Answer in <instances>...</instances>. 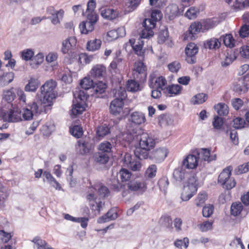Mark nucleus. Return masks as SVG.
Returning <instances> with one entry per match:
<instances>
[{
  "instance_id": "6",
  "label": "nucleus",
  "mask_w": 249,
  "mask_h": 249,
  "mask_svg": "<svg viewBox=\"0 0 249 249\" xmlns=\"http://www.w3.org/2000/svg\"><path fill=\"white\" fill-rule=\"evenodd\" d=\"M126 185L129 190L138 192L141 194L144 193L147 189V186L145 182L138 178L129 181Z\"/></svg>"
},
{
  "instance_id": "62",
  "label": "nucleus",
  "mask_w": 249,
  "mask_h": 249,
  "mask_svg": "<svg viewBox=\"0 0 249 249\" xmlns=\"http://www.w3.org/2000/svg\"><path fill=\"white\" fill-rule=\"evenodd\" d=\"M202 32H205L214 27L213 23L211 19H207L201 22Z\"/></svg>"
},
{
  "instance_id": "56",
  "label": "nucleus",
  "mask_w": 249,
  "mask_h": 249,
  "mask_svg": "<svg viewBox=\"0 0 249 249\" xmlns=\"http://www.w3.org/2000/svg\"><path fill=\"white\" fill-rule=\"evenodd\" d=\"M71 134L77 138H80L83 135V129L79 125H74L70 130Z\"/></svg>"
},
{
  "instance_id": "27",
  "label": "nucleus",
  "mask_w": 249,
  "mask_h": 249,
  "mask_svg": "<svg viewBox=\"0 0 249 249\" xmlns=\"http://www.w3.org/2000/svg\"><path fill=\"white\" fill-rule=\"evenodd\" d=\"M107 85L102 81L95 82L93 86L92 90L98 97H102L101 95L105 93L107 89Z\"/></svg>"
},
{
  "instance_id": "31",
  "label": "nucleus",
  "mask_w": 249,
  "mask_h": 249,
  "mask_svg": "<svg viewBox=\"0 0 249 249\" xmlns=\"http://www.w3.org/2000/svg\"><path fill=\"white\" fill-rule=\"evenodd\" d=\"M39 85V82L37 79L31 78L28 83L25 86L24 90L26 91L34 92L38 88Z\"/></svg>"
},
{
  "instance_id": "28",
  "label": "nucleus",
  "mask_w": 249,
  "mask_h": 249,
  "mask_svg": "<svg viewBox=\"0 0 249 249\" xmlns=\"http://www.w3.org/2000/svg\"><path fill=\"white\" fill-rule=\"evenodd\" d=\"M43 177H45L49 184L55 189L60 190L62 189L60 184L54 178L50 172L45 171L43 172Z\"/></svg>"
},
{
  "instance_id": "43",
  "label": "nucleus",
  "mask_w": 249,
  "mask_h": 249,
  "mask_svg": "<svg viewBox=\"0 0 249 249\" xmlns=\"http://www.w3.org/2000/svg\"><path fill=\"white\" fill-rule=\"evenodd\" d=\"M93 79L90 77H85L80 82L81 88L85 90H88L93 88L94 84Z\"/></svg>"
},
{
  "instance_id": "49",
  "label": "nucleus",
  "mask_w": 249,
  "mask_h": 249,
  "mask_svg": "<svg viewBox=\"0 0 249 249\" xmlns=\"http://www.w3.org/2000/svg\"><path fill=\"white\" fill-rule=\"evenodd\" d=\"M64 11L60 10L57 12V14L55 16L48 17V19L51 20L52 23L54 25H56L60 22V20L62 19L63 17Z\"/></svg>"
},
{
  "instance_id": "34",
  "label": "nucleus",
  "mask_w": 249,
  "mask_h": 249,
  "mask_svg": "<svg viewBox=\"0 0 249 249\" xmlns=\"http://www.w3.org/2000/svg\"><path fill=\"white\" fill-rule=\"evenodd\" d=\"M131 43L135 53L139 56H142L144 53V50L143 49V41L139 39L136 44L134 45V42H132V40H129Z\"/></svg>"
},
{
  "instance_id": "2",
  "label": "nucleus",
  "mask_w": 249,
  "mask_h": 249,
  "mask_svg": "<svg viewBox=\"0 0 249 249\" xmlns=\"http://www.w3.org/2000/svg\"><path fill=\"white\" fill-rule=\"evenodd\" d=\"M185 168L181 165L180 166L174 170L173 177L174 180L177 182H182L184 187H188L196 191V183L197 179L196 175L194 173H188Z\"/></svg>"
},
{
  "instance_id": "60",
  "label": "nucleus",
  "mask_w": 249,
  "mask_h": 249,
  "mask_svg": "<svg viewBox=\"0 0 249 249\" xmlns=\"http://www.w3.org/2000/svg\"><path fill=\"white\" fill-rule=\"evenodd\" d=\"M169 70L172 72L177 73L181 68L180 63L177 61H175L168 65Z\"/></svg>"
},
{
  "instance_id": "26",
  "label": "nucleus",
  "mask_w": 249,
  "mask_h": 249,
  "mask_svg": "<svg viewBox=\"0 0 249 249\" xmlns=\"http://www.w3.org/2000/svg\"><path fill=\"white\" fill-rule=\"evenodd\" d=\"M94 161L100 165H104L108 162L109 159V155L108 154L98 151L93 155Z\"/></svg>"
},
{
  "instance_id": "46",
  "label": "nucleus",
  "mask_w": 249,
  "mask_h": 249,
  "mask_svg": "<svg viewBox=\"0 0 249 249\" xmlns=\"http://www.w3.org/2000/svg\"><path fill=\"white\" fill-rule=\"evenodd\" d=\"M99 151L103 152V153L108 154V155H110V153L111 152L112 145L111 144L107 141L101 142L99 145Z\"/></svg>"
},
{
  "instance_id": "4",
  "label": "nucleus",
  "mask_w": 249,
  "mask_h": 249,
  "mask_svg": "<svg viewBox=\"0 0 249 249\" xmlns=\"http://www.w3.org/2000/svg\"><path fill=\"white\" fill-rule=\"evenodd\" d=\"M22 117L25 120H30L33 118V115H37L43 112L46 113L47 108L40 102L33 101L29 103L26 108H23Z\"/></svg>"
},
{
  "instance_id": "58",
  "label": "nucleus",
  "mask_w": 249,
  "mask_h": 249,
  "mask_svg": "<svg viewBox=\"0 0 249 249\" xmlns=\"http://www.w3.org/2000/svg\"><path fill=\"white\" fill-rule=\"evenodd\" d=\"M34 55V53L32 49H28L21 52V56L22 59L28 61L31 59Z\"/></svg>"
},
{
  "instance_id": "39",
  "label": "nucleus",
  "mask_w": 249,
  "mask_h": 249,
  "mask_svg": "<svg viewBox=\"0 0 249 249\" xmlns=\"http://www.w3.org/2000/svg\"><path fill=\"white\" fill-rule=\"evenodd\" d=\"M214 108L220 116H225L229 113L228 107L225 103H218L214 106Z\"/></svg>"
},
{
  "instance_id": "1",
  "label": "nucleus",
  "mask_w": 249,
  "mask_h": 249,
  "mask_svg": "<svg viewBox=\"0 0 249 249\" xmlns=\"http://www.w3.org/2000/svg\"><path fill=\"white\" fill-rule=\"evenodd\" d=\"M56 82L53 80L48 81L40 88V103L45 107L47 110H50L53 101L56 98L55 88Z\"/></svg>"
},
{
  "instance_id": "63",
  "label": "nucleus",
  "mask_w": 249,
  "mask_h": 249,
  "mask_svg": "<svg viewBox=\"0 0 249 249\" xmlns=\"http://www.w3.org/2000/svg\"><path fill=\"white\" fill-rule=\"evenodd\" d=\"M239 34L242 38H245L249 35V25L245 23L243 25L239 30Z\"/></svg>"
},
{
  "instance_id": "29",
  "label": "nucleus",
  "mask_w": 249,
  "mask_h": 249,
  "mask_svg": "<svg viewBox=\"0 0 249 249\" xmlns=\"http://www.w3.org/2000/svg\"><path fill=\"white\" fill-rule=\"evenodd\" d=\"M130 120L135 124H141L144 123L146 119L144 114L142 112L135 111L130 115Z\"/></svg>"
},
{
  "instance_id": "32",
  "label": "nucleus",
  "mask_w": 249,
  "mask_h": 249,
  "mask_svg": "<svg viewBox=\"0 0 249 249\" xmlns=\"http://www.w3.org/2000/svg\"><path fill=\"white\" fill-rule=\"evenodd\" d=\"M14 73L13 72L4 73L0 75V83L1 85L4 86L10 83L14 79Z\"/></svg>"
},
{
  "instance_id": "35",
  "label": "nucleus",
  "mask_w": 249,
  "mask_h": 249,
  "mask_svg": "<svg viewBox=\"0 0 249 249\" xmlns=\"http://www.w3.org/2000/svg\"><path fill=\"white\" fill-rule=\"evenodd\" d=\"M159 124L162 125H171L173 124L174 120L171 115L169 114H161L158 117Z\"/></svg>"
},
{
  "instance_id": "22",
  "label": "nucleus",
  "mask_w": 249,
  "mask_h": 249,
  "mask_svg": "<svg viewBox=\"0 0 249 249\" xmlns=\"http://www.w3.org/2000/svg\"><path fill=\"white\" fill-rule=\"evenodd\" d=\"M100 10L102 17L107 20H113L118 16V12L113 9L105 7L101 8Z\"/></svg>"
},
{
  "instance_id": "36",
  "label": "nucleus",
  "mask_w": 249,
  "mask_h": 249,
  "mask_svg": "<svg viewBox=\"0 0 249 249\" xmlns=\"http://www.w3.org/2000/svg\"><path fill=\"white\" fill-rule=\"evenodd\" d=\"M85 110V103L78 102L72 106V114L74 116L81 114Z\"/></svg>"
},
{
  "instance_id": "18",
  "label": "nucleus",
  "mask_w": 249,
  "mask_h": 249,
  "mask_svg": "<svg viewBox=\"0 0 249 249\" xmlns=\"http://www.w3.org/2000/svg\"><path fill=\"white\" fill-rule=\"evenodd\" d=\"M124 101L118 99H114L110 105V112L114 116L119 115L123 110Z\"/></svg>"
},
{
  "instance_id": "23",
  "label": "nucleus",
  "mask_w": 249,
  "mask_h": 249,
  "mask_svg": "<svg viewBox=\"0 0 249 249\" xmlns=\"http://www.w3.org/2000/svg\"><path fill=\"white\" fill-rule=\"evenodd\" d=\"M118 217L117 213L114 209H110L106 214L100 217L98 220V223H104L115 220Z\"/></svg>"
},
{
  "instance_id": "9",
  "label": "nucleus",
  "mask_w": 249,
  "mask_h": 249,
  "mask_svg": "<svg viewBox=\"0 0 249 249\" xmlns=\"http://www.w3.org/2000/svg\"><path fill=\"white\" fill-rule=\"evenodd\" d=\"M155 140L151 135L147 133H142L140 136L139 145L151 150L155 145Z\"/></svg>"
},
{
  "instance_id": "51",
  "label": "nucleus",
  "mask_w": 249,
  "mask_h": 249,
  "mask_svg": "<svg viewBox=\"0 0 249 249\" xmlns=\"http://www.w3.org/2000/svg\"><path fill=\"white\" fill-rule=\"evenodd\" d=\"M182 87L179 85H172L169 86L167 88V90L169 93L171 94L178 95L179 94L181 90Z\"/></svg>"
},
{
  "instance_id": "54",
  "label": "nucleus",
  "mask_w": 249,
  "mask_h": 249,
  "mask_svg": "<svg viewBox=\"0 0 249 249\" xmlns=\"http://www.w3.org/2000/svg\"><path fill=\"white\" fill-rule=\"evenodd\" d=\"M157 166L155 164L151 165L145 171V176L146 178H153L156 176L157 173Z\"/></svg>"
},
{
  "instance_id": "14",
  "label": "nucleus",
  "mask_w": 249,
  "mask_h": 249,
  "mask_svg": "<svg viewBox=\"0 0 249 249\" xmlns=\"http://www.w3.org/2000/svg\"><path fill=\"white\" fill-rule=\"evenodd\" d=\"M199 157L194 155H189L182 161L181 165L185 169H195L198 165Z\"/></svg>"
},
{
  "instance_id": "7",
  "label": "nucleus",
  "mask_w": 249,
  "mask_h": 249,
  "mask_svg": "<svg viewBox=\"0 0 249 249\" xmlns=\"http://www.w3.org/2000/svg\"><path fill=\"white\" fill-rule=\"evenodd\" d=\"M167 154L168 150L166 147H159L150 151L149 159L155 162L160 163L164 160Z\"/></svg>"
},
{
  "instance_id": "61",
  "label": "nucleus",
  "mask_w": 249,
  "mask_h": 249,
  "mask_svg": "<svg viewBox=\"0 0 249 249\" xmlns=\"http://www.w3.org/2000/svg\"><path fill=\"white\" fill-rule=\"evenodd\" d=\"M223 60L221 61V65L223 67H226L231 64L233 61L232 57L231 54L229 53H224L223 54Z\"/></svg>"
},
{
  "instance_id": "41",
  "label": "nucleus",
  "mask_w": 249,
  "mask_h": 249,
  "mask_svg": "<svg viewBox=\"0 0 249 249\" xmlns=\"http://www.w3.org/2000/svg\"><path fill=\"white\" fill-rule=\"evenodd\" d=\"M220 42L222 41L224 45L230 48L233 47L234 40L231 34H227L225 36H221L220 38Z\"/></svg>"
},
{
  "instance_id": "52",
  "label": "nucleus",
  "mask_w": 249,
  "mask_h": 249,
  "mask_svg": "<svg viewBox=\"0 0 249 249\" xmlns=\"http://www.w3.org/2000/svg\"><path fill=\"white\" fill-rule=\"evenodd\" d=\"M32 242L36 245L38 249H50V248L48 247L47 243L45 242V241L42 240L38 237L34 238L32 240Z\"/></svg>"
},
{
  "instance_id": "3",
  "label": "nucleus",
  "mask_w": 249,
  "mask_h": 249,
  "mask_svg": "<svg viewBox=\"0 0 249 249\" xmlns=\"http://www.w3.org/2000/svg\"><path fill=\"white\" fill-rule=\"evenodd\" d=\"M151 17L155 21L150 18H145L142 23L143 29L140 33L141 38H149L153 36L154 32L152 29L155 27L156 21L159 20L161 18L162 13L159 10H155L152 12Z\"/></svg>"
},
{
  "instance_id": "8",
  "label": "nucleus",
  "mask_w": 249,
  "mask_h": 249,
  "mask_svg": "<svg viewBox=\"0 0 249 249\" xmlns=\"http://www.w3.org/2000/svg\"><path fill=\"white\" fill-rule=\"evenodd\" d=\"M198 48L194 43H189L185 48V53L187 56V61L190 64L196 62L195 55L198 53Z\"/></svg>"
},
{
  "instance_id": "37",
  "label": "nucleus",
  "mask_w": 249,
  "mask_h": 249,
  "mask_svg": "<svg viewBox=\"0 0 249 249\" xmlns=\"http://www.w3.org/2000/svg\"><path fill=\"white\" fill-rule=\"evenodd\" d=\"M110 133V127L106 124L97 127L96 133L99 138H103Z\"/></svg>"
},
{
  "instance_id": "42",
  "label": "nucleus",
  "mask_w": 249,
  "mask_h": 249,
  "mask_svg": "<svg viewBox=\"0 0 249 249\" xmlns=\"http://www.w3.org/2000/svg\"><path fill=\"white\" fill-rule=\"evenodd\" d=\"M220 46V42L218 39L215 38H212L204 43V46L206 48L209 49H213L218 48Z\"/></svg>"
},
{
  "instance_id": "48",
  "label": "nucleus",
  "mask_w": 249,
  "mask_h": 249,
  "mask_svg": "<svg viewBox=\"0 0 249 249\" xmlns=\"http://www.w3.org/2000/svg\"><path fill=\"white\" fill-rule=\"evenodd\" d=\"M126 87L127 90L129 91L136 92L140 90V85L135 80H128Z\"/></svg>"
},
{
  "instance_id": "53",
  "label": "nucleus",
  "mask_w": 249,
  "mask_h": 249,
  "mask_svg": "<svg viewBox=\"0 0 249 249\" xmlns=\"http://www.w3.org/2000/svg\"><path fill=\"white\" fill-rule=\"evenodd\" d=\"M169 37V33L167 29L161 30L159 34L158 42L160 44H162L165 42Z\"/></svg>"
},
{
  "instance_id": "44",
  "label": "nucleus",
  "mask_w": 249,
  "mask_h": 249,
  "mask_svg": "<svg viewBox=\"0 0 249 249\" xmlns=\"http://www.w3.org/2000/svg\"><path fill=\"white\" fill-rule=\"evenodd\" d=\"M232 122V126L236 129H241L248 125L244 119L239 117L233 119Z\"/></svg>"
},
{
  "instance_id": "40",
  "label": "nucleus",
  "mask_w": 249,
  "mask_h": 249,
  "mask_svg": "<svg viewBox=\"0 0 249 249\" xmlns=\"http://www.w3.org/2000/svg\"><path fill=\"white\" fill-rule=\"evenodd\" d=\"M208 98V95L203 93H198L194 96L192 99L191 102L194 105L201 104L205 102Z\"/></svg>"
},
{
  "instance_id": "11",
  "label": "nucleus",
  "mask_w": 249,
  "mask_h": 249,
  "mask_svg": "<svg viewBox=\"0 0 249 249\" xmlns=\"http://www.w3.org/2000/svg\"><path fill=\"white\" fill-rule=\"evenodd\" d=\"M134 74L136 75L137 78L141 81H144L146 78V67L142 61L135 62L134 65Z\"/></svg>"
},
{
  "instance_id": "24",
  "label": "nucleus",
  "mask_w": 249,
  "mask_h": 249,
  "mask_svg": "<svg viewBox=\"0 0 249 249\" xmlns=\"http://www.w3.org/2000/svg\"><path fill=\"white\" fill-rule=\"evenodd\" d=\"M77 146L80 149V153L82 155L89 153L92 147V144L89 142L83 140L78 141Z\"/></svg>"
},
{
  "instance_id": "47",
  "label": "nucleus",
  "mask_w": 249,
  "mask_h": 249,
  "mask_svg": "<svg viewBox=\"0 0 249 249\" xmlns=\"http://www.w3.org/2000/svg\"><path fill=\"white\" fill-rule=\"evenodd\" d=\"M160 224L163 228L170 229L172 228V220L169 216H162L159 220Z\"/></svg>"
},
{
  "instance_id": "57",
  "label": "nucleus",
  "mask_w": 249,
  "mask_h": 249,
  "mask_svg": "<svg viewBox=\"0 0 249 249\" xmlns=\"http://www.w3.org/2000/svg\"><path fill=\"white\" fill-rule=\"evenodd\" d=\"M207 194L205 192L200 193L196 199V204L197 206H202L207 199Z\"/></svg>"
},
{
  "instance_id": "55",
  "label": "nucleus",
  "mask_w": 249,
  "mask_h": 249,
  "mask_svg": "<svg viewBox=\"0 0 249 249\" xmlns=\"http://www.w3.org/2000/svg\"><path fill=\"white\" fill-rule=\"evenodd\" d=\"M199 10L195 7H190L186 12L185 16L189 19H193L196 17L197 15L199 14Z\"/></svg>"
},
{
  "instance_id": "12",
  "label": "nucleus",
  "mask_w": 249,
  "mask_h": 249,
  "mask_svg": "<svg viewBox=\"0 0 249 249\" xmlns=\"http://www.w3.org/2000/svg\"><path fill=\"white\" fill-rule=\"evenodd\" d=\"M90 74L95 79H104L106 74V68L103 65H96L92 68Z\"/></svg>"
},
{
  "instance_id": "5",
  "label": "nucleus",
  "mask_w": 249,
  "mask_h": 249,
  "mask_svg": "<svg viewBox=\"0 0 249 249\" xmlns=\"http://www.w3.org/2000/svg\"><path fill=\"white\" fill-rule=\"evenodd\" d=\"M231 168L229 166L223 170L218 178V183L224 189L230 190L236 185L234 178L231 177Z\"/></svg>"
},
{
  "instance_id": "33",
  "label": "nucleus",
  "mask_w": 249,
  "mask_h": 249,
  "mask_svg": "<svg viewBox=\"0 0 249 249\" xmlns=\"http://www.w3.org/2000/svg\"><path fill=\"white\" fill-rule=\"evenodd\" d=\"M101 44L102 41L100 39H95L89 40L87 43V49L89 51H95L100 48Z\"/></svg>"
},
{
  "instance_id": "21",
  "label": "nucleus",
  "mask_w": 249,
  "mask_h": 249,
  "mask_svg": "<svg viewBox=\"0 0 249 249\" xmlns=\"http://www.w3.org/2000/svg\"><path fill=\"white\" fill-rule=\"evenodd\" d=\"M165 16L170 20L174 19L179 14V9L178 5L175 4H172L168 5L165 10Z\"/></svg>"
},
{
  "instance_id": "25",
  "label": "nucleus",
  "mask_w": 249,
  "mask_h": 249,
  "mask_svg": "<svg viewBox=\"0 0 249 249\" xmlns=\"http://www.w3.org/2000/svg\"><path fill=\"white\" fill-rule=\"evenodd\" d=\"M150 150L139 145L136 147L134 150V153L136 158L139 160L149 159Z\"/></svg>"
},
{
  "instance_id": "15",
  "label": "nucleus",
  "mask_w": 249,
  "mask_h": 249,
  "mask_svg": "<svg viewBox=\"0 0 249 249\" xmlns=\"http://www.w3.org/2000/svg\"><path fill=\"white\" fill-rule=\"evenodd\" d=\"M124 162L127 164V167L132 171H139L142 164L139 160L132 159L129 154H126L124 158Z\"/></svg>"
},
{
  "instance_id": "64",
  "label": "nucleus",
  "mask_w": 249,
  "mask_h": 249,
  "mask_svg": "<svg viewBox=\"0 0 249 249\" xmlns=\"http://www.w3.org/2000/svg\"><path fill=\"white\" fill-rule=\"evenodd\" d=\"M223 124V121L222 118L218 116H215L213 121V125L216 129H220Z\"/></svg>"
},
{
  "instance_id": "45",
  "label": "nucleus",
  "mask_w": 249,
  "mask_h": 249,
  "mask_svg": "<svg viewBox=\"0 0 249 249\" xmlns=\"http://www.w3.org/2000/svg\"><path fill=\"white\" fill-rule=\"evenodd\" d=\"M243 210V206L240 202L233 203L231 207V213L233 216L238 215Z\"/></svg>"
},
{
  "instance_id": "13",
  "label": "nucleus",
  "mask_w": 249,
  "mask_h": 249,
  "mask_svg": "<svg viewBox=\"0 0 249 249\" xmlns=\"http://www.w3.org/2000/svg\"><path fill=\"white\" fill-rule=\"evenodd\" d=\"M111 189L115 192H119L123 191L122 196H125L126 195V193L124 191L125 189V184L120 182L119 179L115 177H112L108 182Z\"/></svg>"
},
{
  "instance_id": "50",
  "label": "nucleus",
  "mask_w": 249,
  "mask_h": 249,
  "mask_svg": "<svg viewBox=\"0 0 249 249\" xmlns=\"http://www.w3.org/2000/svg\"><path fill=\"white\" fill-rule=\"evenodd\" d=\"M113 93L114 94V96L115 98V99L121 100L122 101H124V100L126 97V91L122 88H120L119 89L113 90Z\"/></svg>"
},
{
  "instance_id": "30",
  "label": "nucleus",
  "mask_w": 249,
  "mask_h": 249,
  "mask_svg": "<svg viewBox=\"0 0 249 249\" xmlns=\"http://www.w3.org/2000/svg\"><path fill=\"white\" fill-rule=\"evenodd\" d=\"M91 187L94 190H98L99 195L103 197H108L110 195V191L107 187L104 185L94 184Z\"/></svg>"
},
{
  "instance_id": "16",
  "label": "nucleus",
  "mask_w": 249,
  "mask_h": 249,
  "mask_svg": "<svg viewBox=\"0 0 249 249\" xmlns=\"http://www.w3.org/2000/svg\"><path fill=\"white\" fill-rule=\"evenodd\" d=\"M77 40L75 37H70L63 40L62 44L61 52L63 54H66L69 51L73 50L76 45Z\"/></svg>"
},
{
  "instance_id": "20",
  "label": "nucleus",
  "mask_w": 249,
  "mask_h": 249,
  "mask_svg": "<svg viewBox=\"0 0 249 249\" xmlns=\"http://www.w3.org/2000/svg\"><path fill=\"white\" fill-rule=\"evenodd\" d=\"M236 11L249 7V0H224Z\"/></svg>"
},
{
  "instance_id": "59",
  "label": "nucleus",
  "mask_w": 249,
  "mask_h": 249,
  "mask_svg": "<svg viewBox=\"0 0 249 249\" xmlns=\"http://www.w3.org/2000/svg\"><path fill=\"white\" fill-rule=\"evenodd\" d=\"M120 178L122 182L127 181L130 178L131 173L126 169H122L120 171Z\"/></svg>"
},
{
  "instance_id": "17",
  "label": "nucleus",
  "mask_w": 249,
  "mask_h": 249,
  "mask_svg": "<svg viewBox=\"0 0 249 249\" xmlns=\"http://www.w3.org/2000/svg\"><path fill=\"white\" fill-rule=\"evenodd\" d=\"M247 77L240 78L234 86L233 90L239 94L245 93L248 90Z\"/></svg>"
},
{
  "instance_id": "10",
  "label": "nucleus",
  "mask_w": 249,
  "mask_h": 249,
  "mask_svg": "<svg viewBox=\"0 0 249 249\" xmlns=\"http://www.w3.org/2000/svg\"><path fill=\"white\" fill-rule=\"evenodd\" d=\"M201 22H195L191 24L189 29L184 34V39L194 40L195 35L202 31Z\"/></svg>"
},
{
  "instance_id": "19",
  "label": "nucleus",
  "mask_w": 249,
  "mask_h": 249,
  "mask_svg": "<svg viewBox=\"0 0 249 249\" xmlns=\"http://www.w3.org/2000/svg\"><path fill=\"white\" fill-rule=\"evenodd\" d=\"M154 78L151 77L149 80V86L152 88L160 89L161 90L165 89V86L167 84L165 78L162 76H160L156 78L154 82Z\"/></svg>"
},
{
  "instance_id": "38",
  "label": "nucleus",
  "mask_w": 249,
  "mask_h": 249,
  "mask_svg": "<svg viewBox=\"0 0 249 249\" xmlns=\"http://www.w3.org/2000/svg\"><path fill=\"white\" fill-rule=\"evenodd\" d=\"M94 24L89 21H83L79 25L81 33L87 34L89 32H91L94 29Z\"/></svg>"
}]
</instances>
